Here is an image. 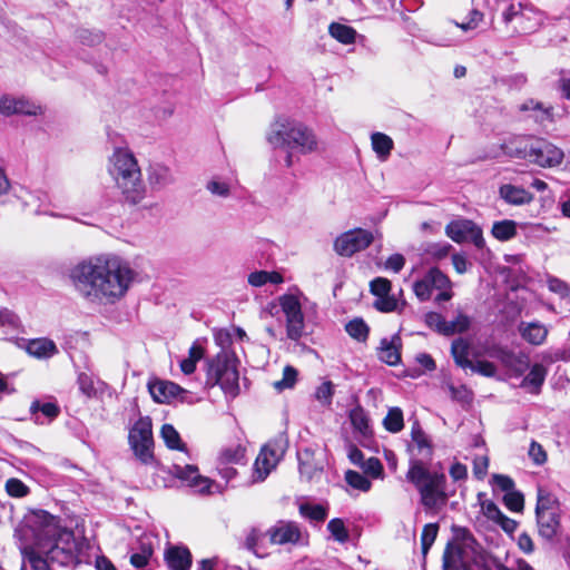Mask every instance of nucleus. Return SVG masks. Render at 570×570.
Masks as SVG:
<instances>
[{
    "label": "nucleus",
    "instance_id": "obj_1",
    "mask_svg": "<svg viewBox=\"0 0 570 570\" xmlns=\"http://www.w3.org/2000/svg\"><path fill=\"white\" fill-rule=\"evenodd\" d=\"M132 278V269L116 255L91 257L70 271L75 288L91 303H115L126 294Z\"/></svg>",
    "mask_w": 570,
    "mask_h": 570
},
{
    "label": "nucleus",
    "instance_id": "obj_2",
    "mask_svg": "<svg viewBox=\"0 0 570 570\" xmlns=\"http://www.w3.org/2000/svg\"><path fill=\"white\" fill-rule=\"evenodd\" d=\"M36 539L38 549L48 556L50 564L69 566L75 559L73 533L60 525L59 518L45 510L32 511L14 530L19 541L27 535Z\"/></svg>",
    "mask_w": 570,
    "mask_h": 570
},
{
    "label": "nucleus",
    "instance_id": "obj_3",
    "mask_svg": "<svg viewBox=\"0 0 570 570\" xmlns=\"http://www.w3.org/2000/svg\"><path fill=\"white\" fill-rule=\"evenodd\" d=\"M266 139L274 148L287 153V167L293 165L294 155H309L318 151L320 147L318 138L312 128L287 117H279L271 125Z\"/></svg>",
    "mask_w": 570,
    "mask_h": 570
},
{
    "label": "nucleus",
    "instance_id": "obj_4",
    "mask_svg": "<svg viewBox=\"0 0 570 570\" xmlns=\"http://www.w3.org/2000/svg\"><path fill=\"white\" fill-rule=\"evenodd\" d=\"M406 480L416 489L425 511L436 513L446 504L444 473L431 471L421 460L413 459L410 461Z\"/></svg>",
    "mask_w": 570,
    "mask_h": 570
},
{
    "label": "nucleus",
    "instance_id": "obj_5",
    "mask_svg": "<svg viewBox=\"0 0 570 570\" xmlns=\"http://www.w3.org/2000/svg\"><path fill=\"white\" fill-rule=\"evenodd\" d=\"M110 174L121 190L124 200L129 205H137L142 199L141 171L137 159L127 150L118 148L111 159Z\"/></svg>",
    "mask_w": 570,
    "mask_h": 570
},
{
    "label": "nucleus",
    "instance_id": "obj_6",
    "mask_svg": "<svg viewBox=\"0 0 570 570\" xmlns=\"http://www.w3.org/2000/svg\"><path fill=\"white\" fill-rule=\"evenodd\" d=\"M471 532L465 528L454 529V539L443 552L444 570H474L471 561L482 551Z\"/></svg>",
    "mask_w": 570,
    "mask_h": 570
},
{
    "label": "nucleus",
    "instance_id": "obj_7",
    "mask_svg": "<svg viewBox=\"0 0 570 570\" xmlns=\"http://www.w3.org/2000/svg\"><path fill=\"white\" fill-rule=\"evenodd\" d=\"M238 360L229 351L219 352L208 362L206 384L219 385L224 393L236 397L239 393Z\"/></svg>",
    "mask_w": 570,
    "mask_h": 570
},
{
    "label": "nucleus",
    "instance_id": "obj_8",
    "mask_svg": "<svg viewBox=\"0 0 570 570\" xmlns=\"http://www.w3.org/2000/svg\"><path fill=\"white\" fill-rule=\"evenodd\" d=\"M535 517L539 535L544 541L552 542L561 532V510L557 497L539 489Z\"/></svg>",
    "mask_w": 570,
    "mask_h": 570
},
{
    "label": "nucleus",
    "instance_id": "obj_9",
    "mask_svg": "<svg viewBox=\"0 0 570 570\" xmlns=\"http://www.w3.org/2000/svg\"><path fill=\"white\" fill-rule=\"evenodd\" d=\"M303 294L286 293L278 296V305L285 316L286 335L292 341H298L305 334V321L301 298Z\"/></svg>",
    "mask_w": 570,
    "mask_h": 570
},
{
    "label": "nucleus",
    "instance_id": "obj_10",
    "mask_svg": "<svg viewBox=\"0 0 570 570\" xmlns=\"http://www.w3.org/2000/svg\"><path fill=\"white\" fill-rule=\"evenodd\" d=\"M174 475L183 483L196 488L199 492H209L210 489V480L207 478H203L198 468L193 464L179 465L174 464L170 470H166L164 468H159L155 472L154 484L156 487H168L167 476Z\"/></svg>",
    "mask_w": 570,
    "mask_h": 570
},
{
    "label": "nucleus",
    "instance_id": "obj_11",
    "mask_svg": "<svg viewBox=\"0 0 570 570\" xmlns=\"http://www.w3.org/2000/svg\"><path fill=\"white\" fill-rule=\"evenodd\" d=\"M374 240L372 232L363 228H354L341 234L334 242L335 252L345 257L366 249Z\"/></svg>",
    "mask_w": 570,
    "mask_h": 570
},
{
    "label": "nucleus",
    "instance_id": "obj_12",
    "mask_svg": "<svg viewBox=\"0 0 570 570\" xmlns=\"http://www.w3.org/2000/svg\"><path fill=\"white\" fill-rule=\"evenodd\" d=\"M285 452L284 441L273 440L264 445L254 463V481H264Z\"/></svg>",
    "mask_w": 570,
    "mask_h": 570
},
{
    "label": "nucleus",
    "instance_id": "obj_13",
    "mask_svg": "<svg viewBox=\"0 0 570 570\" xmlns=\"http://www.w3.org/2000/svg\"><path fill=\"white\" fill-rule=\"evenodd\" d=\"M563 151L544 139H535L530 145L529 159L540 167H554L562 163Z\"/></svg>",
    "mask_w": 570,
    "mask_h": 570
},
{
    "label": "nucleus",
    "instance_id": "obj_14",
    "mask_svg": "<svg viewBox=\"0 0 570 570\" xmlns=\"http://www.w3.org/2000/svg\"><path fill=\"white\" fill-rule=\"evenodd\" d=\"M19 550L22 556V570H24L27 563L31 570H50L48 556L38 549L36 539L30 534L19 541Z\"/></svg>",
    "mask_w": 570,
    "mask_h": 570
},
{
    "label": "nucleus",
    "instance_id": "obj_15",
    "mask_svg": "<svg viewBox=\"0 0 570 570\" xmlns=\"http://www.w3.org/2000/svg\"><path fill=\"white\" fill-rule=\"evenodd\" d=\"M17 345L37 358H50L58 353L56 343L46 337L32 340L21 337L17 340Z\"/></svg>",
    "mask_w": 570,
    "mask_h": 570
},
{
    "label": "nucleus",
    "instance_id": "obj_16",
    "mask_svg": "<svg viewBox=\"0 0 570 570\" xmlns=\"http://www.w3.org/2000/svg\"><path fill=\"white\" fill-rule=\"evenodd\" d=\"M267 533L273 544L297 543L302 534L298 525L291 521H278Z\"/></svg>",
    "mask_w": 570,
    "mask_h": 570
},
{
    "label": "nucleus",
    "instance_id": "obj_17",
    "mask_svg": "<svg viewBox=\"0 0 570 570\" xmlns=\"http://www.w3.org/2000/svg\"><path fill=\"white\" fill-rule=\"evenodd\" d=\"M38 107L29 102L24 98H14L10 95H3L0 97V114L10 117L13 115H37Z\"/></svg>",
    "mask_w": 570,
    "mask_h": 570
},
{
    "label": "nucleus",
    "instance_id": "obj_18",
    "mask_svg": "<svg viewBox=\"0 0 570 570\" xmlns=\"http://www.w3.org/2000/svg\"><path fill=\"white\" fill-rule=\"evenodd\" d=\"M147 386L153 400L157 403H169L185 392L178 384L164 380L149 381Z\"/></svg>",
    "mask_w": 570,
    "mask_h": 570
},
{
    "label": "nucleus",
    "instance_id": "obj_19",
    "mask_svg": "<svg viewBox=\"0 0 570 570\" xmlns=\"http://www.w3.org/2000/svg\"><path fill=\"white\" fill-rule=\"evenodd\" d=\"M484 353L490 357L499 360L504 366L518 373H522L528 367L525 357L515 355L501 346L493 345L487 348Z\"/></svg>",
    "mask_w": 570,
    "mask_h": 570
},
{
    "label": "nucleus",
    "instance_id": "obj_20",
    "mask_svg": "<svg viewBox=\"0 0 570 570\" xmlns=\"http://www.w3.org/2000/svg\"><path fill=\"white\" fill-rule=\"evenodd\" d=\"M30 413L36 424H47L60 414V407L56 402H41L35 400L30 405Z\"/></svg>",
    "mask_w": 570,
    "mask_h": 570
},
{
    "label": "nucleus",
    "instance_id": "obj_21",
    "mask_svg": "<svg viewBox=\"0 0 570 570\" xmlns=\"http://www.w3.org/2000/svg\"><path fill=\"white\" fill-rule=\"evenodd\" d=\"M401 337L393 335L390 340L382 338L379 347V358L387 365L394 366L401 361Z\"/></svg>",
    "mask_w": 570,
    "mask_h": 570
},
{
    "label": "nucleus",
    "instance_id": "obj_22",
    "mask_svg": "<svg viewBox=\"0 0 570 570\" xmlns=\"http://www.w3.org/2000/svg\"><path fill=\"white\" fill-rule=\"evenodd\" d=\"M499 196L507 204L514 206L530 204L533 200V195L530 191L512 184L501 185L499 188Z\"/></svg>",
    "mask_w": 570,
    "mask_h": 570
},
{
    "label": "nucleus",
    "instance_id": "obj_23",
    "mask_svg": "<svg viewBox=\"0 0 570 570\" xmlns=\"http://www.w3.org/2000/svg\"><path fill=\"white\" fill-rule=\"evenodd\" d=\"M165 560L173 570H187L191 566V554L186 547L173 546L165 552Z\"/></svg>",
    "mask_w": 570,
    "mask_h": 570
},
{
    "label": "nucleus",
    "instance_id": "obj_24",
    "mask_svg": "<svg viewBox=\"0 0 570 570\" xmlns=\"http://www.w3.org/2000/svg\"><path fill=\"white\" fill-rule=\"evenodd\" d=\"M533 139L528 136H513L501 145L502 150L509 157L529 158L530 145Z\"/></svg>",
    "mask_w": 570,
    "mask_h": 570
},
{
    "label": "nucleus",
    "instance_id": "obj_25",
    "mask_svg": "<svg viewBox=\"0 0 570 570\" xmlns=\"http://www.w3.org/2000/svg\"><path fill=\"white\" fill-rule=\"evenodd\" d=\"M148 183L153 189L158 190L174 183V176L166 165L150 164L148 168Z\"/></svg>",
    "mask_w": 570,
    "mask_h": 570
},
{
    "label": "nucleus",
    "instance_id": "obj_26",
    "mask_svg": "<svg viewBox=\"0 0 570 570\" xmlns=\"http://www.w3.org/2000/svg\"><path fill=\"white\" fill-rule=\"evenodd\" d=\"M519 331L521 336L533 345L542 344L548 334L546 326L539 322L521 323Z\"/></svg>",
    "mask_w": 570,
    "mask_h": 570
},
{
    "label": "nucleus",
    "instance_id": "obj_27",
    "mask_svg": "<svg viewBox=\"0 0 570 570\" xmlns=\"http://www.w3.org/2000/svg\"><path fill=\"white\" fill-rule=\"evenodd\" d=\"M451 354L459 367L468 368L472 365V361L469 358L470 343L465 338L459 337L452 342Z\"/></svg>",
    "mask_w": 570,
    "mask_h": 570
},
{
    "label": "nucleus",
    "instance_id": "obj_28",
    "mask_svg": "<svg viewBox=\"0 0 570 570\" xmlns=\"http://www.w3.org/2000/svg\"><path fill=\"white\" fill-rule=\"evenodd\" d=\"M472 223L469 219L453 220L445 226V234L458 244L468 242Z\"/></svg>",
    "mask_w": 570,
    "mask_h": 570
},
{
    "label": "nucleus",
    "instance_id": "obj_29",
    "mask_svg": "<svg viewBox=\"0 0 570 570\" xmlns=\"http://www.w3.org/2000/svg\"><path fill=\"white\" fill-rule=\"evenodd\" d=\"M547 375V368L542 364H534L527 376L522 380L521 386L538 393Z\"/></svg>",
    "mask_w": 570,
    "mask_h": 570
},
{
    "label": "nucleus",
    "instance_id": "obj_30",
    "mask_svg": "<svg viewBox=\"0 0 570 570\" xmlns=\"http://www.w3.org/2000/svg\"><path fill=\"white\" fill-rule=\"evenodd\" d=\"M372 148L381 160H386L394 147L392 138L383 132H374L371 136Z\"/></svg>",
    "mask_w": 570,
    "mask_h": 570
},
{
    "label": "nucleus",
    "instance_id": "obj_31",
    "mask_svg": "<svg viewBox=\"0 0 570 570\" xmlns=\"http://www.w3.org/2000/svg\"><path fill=\"white\" fill-rule=\"evenodd\" d=\"M128 442L135 454L139 460H142V417L139 416L129 428Z\"/></svg>",
    "mask_w": 570,
    "mask_h": 570
},
{
    "label": "nucleus",
    "instance_id": "obj_32",
    "mask_svg": "<svg viewBox=\"0 0 570 570\" xmlns=\"http://www.w3.org/2000/svg\"><path fill=\"white\" fill-rule=\"evenodd\" d=\"M247 282L253 287H262L267 283L282 284L284 278L281 273L275 271H255L248 275Z\"/></svg>",
    "mask_w": 570,
    "mask_h": 570
},
{
    "label": "nucleus",
    "instance_id": "obj_33",
    "mask_svg": "<svg viewBox=\"0 0 570 570\" xmlns=\"http://www.w3.org/2000/svg\"><path fill=\"white\" fill-rule=\"evenodd\" d=\"M328 33L343 45H351L355 41L356 31L350 26L338 22H332L328 27Z\"/></svg>",
    "mask_w": 570,
    "mask_h": 570
},
{
    "label": "nucleus",
    "instance_id": "obj_34",
    "mask_svg": "<svg viewBox=\"0 0 570 570\" xmlns=\"http://www.w3.org/2000/svg\"><path fill=\"white\" fill-rule=\"evenodd\" d=\"M471 326V318L470 316L458 313L454 320L446 321L445 320V327H443V335L451 336L455 334H462L469 331Z\"/></svg>",
    "mask_w": 570,
    "mask_h": 570
},
{
    "label": "nucleus",
    "instance_id": "obj_35",
    "mask_svg": "<svg viewBox=\"0 0 570 570\" xmlns=\"http://www.w3.org/2000/svg\"><path fill=\"white\" fill-rule=\"evenodd\" d=\"M492 235L499 240H509L517 234V224L513 220L504 219L492 226Z\"/></svg>",
    "mask_w": 570,
    "mask_h": 570
},
{
    "label": "nucleus",
    "instance_id": "obj_36",
    "mask_svg": "<svg viewBox=\"0 0 570 570\" xmlns=\"http://www.w3.org/2000/svg\"><path fill=\"white\" fill-rule=\"evenodd\" d=\"M161 438L169 449L185 451V444L181 442L179 433L171 424L163 425Z\"/></svg>",
    "mask_w": 570,
    "mask_h": 570
},
{
    "label": "nucleus",
    "instance_id": "obj_37",
    "mask_svg": "<svg viewBox=\"0 0 570 570\" xmlns=\"http://www.w3.org/2000/svg\"><path fill=\"white\" fill-rule=\"evenodd\" d=\"M519 110L520 111H529V110L538 111L539 114L535 117V119L540 122H542L544 120L552 119V108L543 107V105L541 102L535 101L533 99H529V100L524 101L522 105H520Z\"/></svg>",
    "mask_w": 570,
    "mask_h": 570
},
{
    "label": "nucleus",
    "instance_id": "obj_38",
    "mask_svg": "<svg viewBox=\"0 0 570 570\" xmlns=\"http://www.w3.org/2000/svg\"><path fill=\"white\" fill-rule=\"evenodd\" d=\"M348 335L360 342H364L368 336V326L362 318H354L345 325Z\"/></svg>",
    "mask_w": 570,
    "mask_h": 570
},
{
    "label": "nucleus",
    "instance_id": "obj_39",
    "mask_svg": "<svg viewBox=\"0 0 570 570\" xmlns=\"http://www.w3.org/2000/svg\"><path fill=\"white\" fill-rule=\"evenodd\" d=\"M383 424L392 433L400 432L404 426L402 410L399 407L390 409Z\"/></svg>",
    "mask_w": 570,
    "mask_h": 570
},
{
    "label": "nucleus",
    "instance_id": "obj_40",
    "mask_svg": "<svg viewBox=\"0 0 570 570\" xmlns=\"http://www.w3.org/2000/svg\"><path fill=\"white\" fill-rule=\"evenodd\" d=\"M439 531V525L436 523H428L423 527L421 534V547L422 554L425 557L434 543Z\"/></svg>",
    "mask_w": 570,
    "mask_h": 570
},
{
    "label": "nucleus",
    "instance_id": "obj_41",
    "mask_svg": "<svg viewBox=\"0 0 570 570\" xmlns=\"http://www.w3.org/2000/svg\"><path fill=\"white\" fill-rule=\"evenodd\" d=\"M327 530L331 532L334 540L340 543H345L350 539V534L347 529L345 528V523L340 518L332 519L327 523Z\"/></svg>",
    "mask_w": 570,
    "mask_h": 570
},
{
    "label": "nucleus",
    "instance_id": "obj_42",
    "mask_svg": "<svg viewBox=\"0 0 570 570\" xmlns=\"http://www.w3.org/2000/svg\"><path fill=\"white\" fill-rule=\"evenodd\" d=\"M245 455V448L240 444H234L225 448L220 452V460L223 463H239Z\"/></svg>",
    "mask_w": 570,
    "mask_h": 570
},
{
    "label": "nucleus",
    "instance_id": "obj_43",
    "mask_svg": "<svg viewBox=\"0 0 570 570\" xmlns=\"http://www.w3.org/2000/svg\"><path fill=\"white\" fill-rule=\"evenodd\" d=\"M345 481L354 489L366 492L371 489V481L360 472L348 470L345 473Z\"/></svg>",
    "mask_w": 570,
    "mask_h": 570
},
{
    "label": "nucleus",
    "instance_id": "obj_44",
    "mask_svg": "<svg viewBox=\"0 0 570 570\" xmlns=\"http://www.w3.org/2000/svg\"><path fill=\"white\" fill-rule=\"evenodd\" d=\"M432 289L434 288L431 284V281L429 279L428 273L413 284V292L415 296L422 302L430 299Z\"/></svg>",
    "mask_w": 570,
    "mask_h": 570
},
{
    "label": "nucleus",
    "instance_id": "obj_45",
    "mask_svg": "<svg viewBox=\"0 0 570 570\" xmlns=\"http://www.w3.org/2000/svg\"><path fill=\"white\" fill-rule=\"evenodd\" d=\"M297 379V371L293 366H285L283 372V379L273 383V386L277 391H283L285 389H292Z\"/></svg>",
    "mask_w": 570,
    "mask_h": 570
},
{
    "label": "nucleus",
    "instance_id": "obj_46",
    "mask_svg": "<svg viewBox=\"0 0 570 570\" xmlns=\"http://www.w3.org/2000/svg\"><path fill=\"white\" fill-rule=\"evenodd\" d=\"M429 279L436 291L451 288L452 283L450 278L439 268L433 267L428 272Z\"/></svg>",
    "mask_w": 570,
    "mask_h": 570
},
{
    "label": "nucleus",
    "instance_id": "obj_47",
    "mask_svg": "<svg viewBox=\"0 0 570 570\" xmlns=\"http://www.w3.org/2000/svg\"><path fill=\"white\" fill-rule=\"evenodd\" d=\"M206 189L214 196L227 198L230 195V186L227 181L212 178L206 184Z\"/></svg>",
    "mask_w": 570,
    "mask_h": 570
},
{
    "label": "nucleus",
    "instance_id": "obj_48",
    "mask_svg": "<svg viewBox=\"0 0 570 570\" xmlns=\"http://www.w3.org/2000/svg\"><path fill=\"white\" fill-rule=\"evenodd\" d=\"M411 435H412L413 442H415L417 448L421 451L426 450L428 455H431L432 450H431L429 438L423 432V430L421 429V426L417 422H415L413 424Z\"/></svg>",
    "mask_w": 570,
    "mask_h": 570
},
{
    "label": "nucleus",
    "instance_id": "obj_49",
    "mask_svg": "<svg viewBox=\"0 0 570 570\" xmlns=\"http://www.w3.org/2000/svg\"><path fill=\"white\" fill-rule=\"evenodd\" d=\"M468 368L485 377H494L498 372L497 366L492 362L483 360L472 362V365L469 366Z\"/></svg>",
    "mask_w": 570,
    "mask_h": 570
},
{
    "label": "nucleus",
    "instance_id": "obj_50",
    "mask_svg": "<svg viewBox=\"0 0 570 570\" xmlns=\"http://www.w3.org/2000/svg\"><path fill=\"white\" fill-rule=\"evenodd\" d=\"M6 490L10 497L23 498L29 493V488L19 479L11 478L6 482Z\"/></svg>",
    "mask_w": 570,
    "mask_h": 570
},
{
    "label": "nucleus",
    "instance_id": "obj_51",
    "mask_svg": "<svg viewBox=\"0 0 570 570\" xmlns=\"http://www.w3.org/2000/svg\"><path fill=\"white\" fill-rule=\"evenodd\" d=\"M374 307L384 313L400 311L397 299L393 295H390V293L382 295L381 297H376Z\"/></svg>",
    "mask_w": 570,
    "mask_h": 570
},
{
    "label": "nucleus",
    "instance_id": "obj_52",
    "mask_svg": "<svg viewBox=\"0 0 570 570\" xmlns=\"http://www.w3.org/2000/svg\"><path fill=\"white\" fill-rule=\"evenodd\" d=\"M503 501H504V504L511 511L520 512L523 510V504H524L523 495L515 490H512V491L505 493L503 497Z\"/></svg>",
    "mask_w": 570,
    "mask_h": 570
},
{
    "label": "nucleus",
    "instance_id": "obj_53",
    "mask_svg": "<svg viewBox=\"0 0 570 570\" xmlns=\"http://www.w3.org/2000/svg\"><path fill=\"white\" fill-rule=\"evenodd\" d=\"M351 422L352 425L360 431L361 433L365 434L368 430V420L361 409H355L351 412Z\"/></svg>",
    "mask_w": 570,
    "mask_h": 570
},
{
    "label": "nucleus",
    "instance_id": "obj_54",
    "mask_svg": "<svg viewBox=\"0 0 570 570\" xmlns=\"http://www.w3.org/2000/svg\"><path fill=\"white\" fill-rule=\"evenodd\" d=\"M370 289L373 295L381 297L391 292V282L384 277H376L370 283Z\"/></svg>",
    "mask_w": 570,
    "mask_h": 570
},
{
    "label": "nucleus",
    "instance_id": "obj_55",
    "mask_svg": "<svg viewBox=\"0 0 570 570\" xmlns=\"http://www.w3.org/2000/svg\"><path fill=\"white\" fill-rule=\"evenodd\" d=\"M452 246L448 243H433L429 244L425 248V253L435 259H441L448 256Z\"/></svg>",
    "mask_w": 570,
    "mask_h": 570
},
{
    "label": "nucleus",
    "instance_id": "obj_56",
    "mask_svg": "<svg viewBox=\"0 0 570 570\" xmlns=\"http://www.w3.org/2000/svg\"><path fill=\"white\" fill-rule=\"evenodd\" d=\"M301 512L315 521H324L326 518V510L322 505H302Z\"/></svg>",
    "mask_w": 570,
    "mask_h": 570
},
{
    "label": "nucleus",
    "instance_id": "obj_57",
    "mask_svg": "<svg viewBox=\"0 0 570 570\" xmlns=\"http://www.w3.org/2000/svg\"><path fill=\"white\" fill-rule=\"evenodd\" d=\"M528 454L530 459L533 461V463L537 465H541L547 461V452L544 451L542 445L535 441L531 442Z\"/></svg>",
    "mask_w": 570,
    "mask_h": 570
},
{
    "label": "nucleus",
    "instance_id": "obj_58",
    "mask_svg": "<svg viewBox=\"0 0 570 570\" xmlns=\"http://www.w3.org/2000/svg\"><path fill=\"white\" fill-rule=\"evenodd\" d=\"M366 474L372 475L373 478L381 476L383 472V465L377 458H370L361 466Z\"/></svg>",
    "mask_w": 570,
    "mask_h": 570
},
{
    "label": "nucleus",
    "instance_id": "obj_59",
    "mask_svg": "<svg viewBox=\"0 0 570 570\" xmlns=\"http://www.w3.org/2000/svg\"><path fill=\"white\" fill-rule=\"evenodd\" d=\"M333 396V384L327 381L320 385L315 392V397L323 404H331Z\"/></svg>",
    "mask_w": 570,
    "mask_h": 570
},
{
    "label": "nucleus",
    "instance_id": "obj_60",
    "mask_svg": "<svg viewBox=\"0 0 570 570\" xmlns=\"http://www.w3.org/2000/svg\"><path fill=\"white\" fill-rule=\"evenodd\" d=\"M425 323L429 327L443 335L442 328L445 327V320L441 314L435 312L428 313L425 315Z\"/></svg>",
    "mask_w": 570,
    "mask_h": 570
},
{
    "label": "nucleus",
    "instance_id": "obj_61",
    "mask_svg": "<svg viewBox=\"0 0 570 570\" xmlns=\"http://www.w3.org/2000/svg\"><path fill=\"white\" fill-rule=\"evenodd\" d=\"M20 325V318L16 313L8 308L0 309V326H10L18 328Z\"/></svg>",
    "mask_w": 570,
    "mask_h": 570
},
{
    "label": "nucleus",
    "instance_id": "obj_62",
    "mask_svg": "<svg viewBox=\"0 0 570 570\" xmlns=\"http://www.w3.org/2000/svg\"><path fill=\"white\" fill-rule=\"evenodd\" d=\"M78 38L83 45L95 46L100 43L104 37L100 32H92L90 30L82 29L78 31Z\"/></svg>",
    "mask_w": 570,
    "mask_h": 570
},
{
    "label": "nucleus",
    "instance_id": "obj_63",
    "mask_svg": "<svg viewBox=\"0 0 570 570\" xmlns=\"http://www.w3.org/2000/svg\"><path fill=\"white\" fill-rule=\"evenodd\" d=\"M474 567L479 570H493L490 557L484 550L471 561V569Z\"/></svg>",
    "mask_w": 570,
    "mask_h": 570
},
{
    "label": "nucleus",
    "instance_id": "obj_64",
    "mask_svg": "<svg viewBox=\"0 0 570 570\" xmlns=\"http://www.w3.org/2000/svg\"><path fill=\"white\" fill-rule=\"evenodd\" d=\"M492 480H493L494 485H497L500 490H502L505 493L514 490V482L508 475L494 474L492 476Z\"/></svg>",
    "mask_w": 570,
    "mask_h": 570
}]
</instances>
